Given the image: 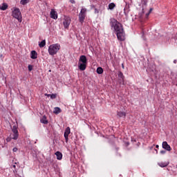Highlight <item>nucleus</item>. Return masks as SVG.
I'll return each instance as SVG.
<instances>
[{
	"label": "nucleus",
	"mask_w": 177,
	"mask_h": 177,
	"mask_svg": "<svg viewBox=\"0 0 177 177\" xmlns=\"http://www.w3.org/2000/svg\"><path fill=\"white\" fill-rule=\"evenodd\" d=\"M111 26L116 32L118 41H124L125 39V32L124 31V28H122V24L118 22L117 19L112 18L111 19Z\"/></svg>",
	"instance_id": "obj_1"
},
{
	"label": "nucleus",
	"mask_w": 177,
	"mask_h": 177,
	"mask_svg": "<svg viewBox=\"0 0 177 177\" xmlns=\"http://www.w3.org/2000/svg\"><path fill=\"white\" fill-rule=\"evenodd\" d=\"M60 50V44H54L48 47V53L50 56H55Z\"/></svg>",
	"instance_id": "obj_2"
},
{
	"label": "nucleus",
	"mask_w": 177,
	"mask_h": 177,
	"mask_svg": "<svg viewBox=\"0 0 177 177\" xmlns=\"http://www.w3.org/2000/svg\"><path fill=\"white\" fill-rule=\"evenodd\" d=\"M12 17H15V19H17L19 23H21L22 18H21V12H20V9L17 8H15L14 10L12 11Z\"/></svg>",
	"instance_id": "obj_3"
},
{
	"label": "nucleus",
	"mask_w": 177,
	"mask_h": 177,
	"mask_svg": "<svg viewBox=\"0 0 177 177\" xmlns=\"http://www.w3.org/2000/svg\"><path fill=\"white\" fill-rule=\"evenodd\" d=\"M86 12H87L86 8H82L79 14V21L82 24V23H84V21L85 20V18L86 17Z\"/></svg>",
	"instance_id": "obj_4"
},
{
	"label": "nucleus",
	"mask_w": 177,
	"mask_h": 177,
	"mask_svg": "<svg viewBox=\"0 0 177 177\" xmlns=\"http://www.w3.org/2000/svg\"><path fill=\"white\" fill-rule=\"evenodd\" d=\"M71 24V18L70 17L64 16L63 21V26L64 28L68 29Z\"/></svg>",
	"instance_id": "obj_5"
},
{
	"label": "nucleus",
	"mask_w": 177,
	"mask_h": 177,
	"mask_svg": "<svg viewBox=\"0 0 177 177\" xmlns=\"http://www.w3.org/2000/svg\"><path fill=\"white\" fill-rule=\"evenodd\" d=\"M12 131L13 132V137L12 138V139H13L14 140H17V139H19V131L17 130V126H13Z\"/></svg>",
	"instance_id": "obj_6"
},
{
	"label": "nucleus",
	"mask_w": 177,
	"mask_h": 177,
	"mask_svg": "<svg viewBox=\"0 0 177 177\" xmlns=\"http://www.w3.org/2000/svg\"><path fill=\"white\" fill-rule=\"evenodd\" d=\"M70 133H71V129H70L69 127H68L66 128L65 131H64V134L66 143H67L68 142V135Z\"/></svg>",
	"instance_id": "obj_7"
},
{
	"label": "nucleus",
	"mask_w": 177,
	"mask_h": 177,
	"mask_svg": "<svg viewBox=\"0 0 177 177\" xmlns=\"http://www.w3.org/2000/svg\"><path fill=\"white\" fill-rule=\"evenodd\" d=\"M162 149H165V150H167V151H171V146L168 145V142L167 141H164L162 144Z\"/></svg>",
	"instance_id": "obj_8"
},
{
	"label": "nucleus",
	"mask_w": 177,
	"mask_h": 177,
	"mask_svg": "<svg viewBox=\"0 0 177 177\" xmlns=\"http://www.w3.org/2000/svg\"><path fill=\"white\" fill-rule=\"evenodd\" d=\"M51 19H54V20L57 19V12L55 11V10L52 9L50 13Z\"/></svg>",
	"instance_id": "obj_9"
},
{
	"label": "nucleus",
	"mask_w": 177,
	"mask_h": 177,
	"mask_svg": "<svg viewBox=\"0 0 177 177\" xmlns=\"http://www.w3.org/2000/svg\"><path fill=\"white\" fill-rule=\"evenodd\" d=\"M79 63L86 64L88 63V59H86V56L81 55L79 59Z\"/></svg>",
	"instance_id": "obj_10"
},
{
	"label": "nucleus",
	"mask_w": 177,
	"mask_h": 177,
	"mask_svg": "<svg viewBox=\"0 0 177 177\" xmlns=\"http://www.w3.org/2000/svg\"><path fill=\"white\" fill-rule=\"evenodd\" d=\"M78 64L79 70H80V71H84V70H86V64L79 62Z\"/></svg>",
	"instance_id": "obj_11"
},
{
	"label": "nucleus",
	"mask_w": 177,
	"mask_h": 177,
	"mask_svg": "<svg viewBox=\"0 0 177 177\" xmlns=\"http://www.w3.org/2000/svg\"><path fill=\"white\" fill-rule=\"evenodd\" d=\"M117 115L118 117H119V118H125V117H127V113L124 112V111H118L117 112Z\"/></svg>",
	"instance_id": "obj_12"
},
{
	"label": "nucleus",
	"mask_w": 177,
	"mask_h": 177,
	"mask_svg": "<svg viewBox=\"0 0 177 177\" xmlns=\"http://www.w3.org/2000/svg\"><path fill=\"white\" fill-rule=\"evenodd\" d=\"M9 8V6L6 3H3L2 5L0 6V10H6Z\"/></svg>",
	"instance_id": "obj_13"
},
{
	"label": "nucleus",
	"mask_w": 177,
	"mask_h": 177,
	"mask_svg": "<svg viewBox=\"0 0 177 177\" xmlns=\"http://www.w3.org/2000/svg\"><path fill=\"white\" fill-rule=\"evenodd\" d=\"M37 56H38V53H37V51L32 50L31 52V53H30L31 59H37Z\"/></svg>",
	"instance_id": "obj_14"
},
{
	"label": "nucleus",
	"mask_w": 177,
	"mask_h": 177,
	"mask_svg": "<svg viewBox=\"0 0 177 177\" xmlns=\"http://www.w3.org/2000/svg\"><path fill=\"white\" fill-rule=\"evenodd\" d=\"M40 122L41 124H44L45 125L48 124V120L46 119V116L44 115L41 119H40Z\"/></svg>",
	"instance_id": "obj_15"
},
{
	"label": "nucleus",
	"mask_w": 177,
	"mask_h": 177,
	"mask_svg": "<svg viewBox=\"0 0 177 177\" xmlns=\"http://www.w3.org/2000/svg\"><path fill=\"white\" fill-rule=\"evenodd\" d=\"M55 156L57 160H62V158H63V154L59 151L55 153Z\"/></svg>",
	"instance_id": "obj_16"
},
{
	"label": "nucleus",
	"mask_w": 177,
	"mask_h": 177,
	"mask_svg": "<svg viewBox=\"0 0 177 177\" xmlns=\"http://www.w3.org/2000/svg\"><path fill=\"white\" fill-rule=\"evenodd\" d=\"M118 77L119 78H120V81H122V84H124V74L122 73V72L120 71L118 73Z\"/></svg>",
	"instance_id": "obj_17"
},
{
	"label": "nucleus",
	"mask_w": 177,
	"mask_h": 177,
	"mask_svg": "<svg viewBox=\"0 0 177 177\" xmlns=\"http://www.w3.org/2000/svg\"><path fill=\"white\" fill-rule=\"evenodd\" d=\"M53 113L54 114H59V113H62V109L59 107H55L54 109Z\"/></svg>",
	"instance_id": "obj_18"
},
{
	"label": "nucleus",
	"mask_w": 177,
	"mask_h": 177,
	"mask_svg": "<svg viewBox=\"0 0 177 177\" xmlns=\"http://www.w3.org/2000/svg\"><path fill=\"white\" fill-rule=\"evenodd\" d=\"M45 45H46V41L42 40L39 44V48H44V46H45Z\"/></svg>",
	"instance_id": "obj_19"
},
{
	"label": "nucleus",
	"mask_w": 177,
	"mask_h": 177,
	"mask_svg": "<svg viewBox=\"0 0 177 177\" xmlns=\"http://www.w3.org/2000/svg\"><path fill=\"white\" fill-rule=\"evenodd\" d=\"M115 7V3H111L109 4V9H110V10H113V9H114Z\"/></svg>",
	"instance_id": "obj_20"
},
{
	"label": "nucleus",
	"mask_w": 177,
	"mask_h": 177,
	"mask_svg": "<svg viewBox=\"0 0 177 177\" xmlns=\"http://www.w3.org/2000/svg\"><path fill=\"white\" fill-rule=\"evenodd\" d=\"M97 74H103V68L98 67L97 68Z\"/></svg>",
	"instance_id": "obj_21"
},
{
	"label": "nucleus",
	"mask_w": 177,
	"mask_h": 177,
	"mask_svg": "<svg viewBox=\"0 0 177 177\" xmlns=\"http://www.w3.org/2000/svg\"><path fill=\"white\" fill-rule=\"evenodd\" d=\"M159 165L162 168H165V167H168V163L161 162V163H159Z\"/></svg>",
	"instance_id": "obj_22"
},
{
	"label": "nucleus",
	"mask_w": 177,
	"mask_h": 177,
	"mask_svg": "<svg viewBox=\"0 0 177 177\" xmlns=\"http://www.w3.org/2000/svg\"><path fill=\"white\" fill-rule=\"evenodd\" d=\"M20 3L21 5H26V3H28V1L27 0H21Z\"/></svg>",
	"instance_id": "obj_23"
},
{
	"label": "nucleus",
	"mask_w": 177,
	"mask_h": 177,
	"mask_svg": "<svg viewBox=\"0 0 177 177\" xmlns=\"http://www.w3.org/2000/svg\"><path fill=\"white\" fill-rule=\"evenodd\" d=\"M57 97V95L56 94H51L50 99H56Z\"/></svg>",
	"instance_id": "obj_24"
},
{
	"label": "nucleus",
	"mask_w": 177,
	"mask_h": 177,
	"mask_svg": "<svg viewBox=\"0 0 177 177\" xmlns=\"http://www.w3.org/2000/svg\"><path fill=\"white\" fill-rule=\"evenodd\" d=\"M32 68H33L32 65H28V66L29 71H32Z\"/></svg>",
	"instance_id": "obj_25"
},
{
	"label": "nucleus",
	"mask_w": 177,
	"mask_h": 177,
	"mask_svg": "<svg viewBox=\"0 0 177 177\" xmlns=\"http://www.w3.org/2000/svg\"><path fill=\"white\" fill-rule=\"evenodd\" d=\"M143 5H147V0H142Z\"/></svg>",
	"instance_id": "obj_26"
},
{
	"label": "nucleus",
	"mask_w": 177,
	"mask_h": 177,
	"mask_svg": "<svg viewBox=\"0 0 177 177\" xmlns=\"http://www.w3.org/2000/svg\"><path fill=\"white\" fill-rule=\"evenodd\" d=\"M10 140H12V138L10 137H8L6 138V142H10Z\"/></svg>",
	"instance_id": "obj_27"
},
{
	"label": "nucleus",
	"mask_w": 177,
	"mask_h": 177,
	"mask_svg": "<svg viewBox=\"0 0 177 177\" xmlns=\"http://www.w3.org/2000/svg\"><path fill=\"white\" fill-rule=\"evenodd\" d=\"M165 153H167L165 150L160 151V154H165Z\"/></svg>",
	"instance_id": "obj_28"
},
{
	"label": "nucleus",
	"mask_w": 177,
	"mask_h": 177,
	"mask_svg": "<svg viewBox=\"0 0 177 177\" xmlns=\"http://www.w3.org/2000/svg\"><path fill=\"white\" fill-rule=\"evenodd\" d=\"M12 151H13L14 153H16V151H17V147L13 148Z\"/></svg>",
	"instance_id": "obj_29"
},
{
	"label": "nucleus",
	"mask_w": 177,
	"mask_h": 177,
	"mask_svg": "<svg viewBox=\"0 0 177 177\" xmlns=\"http://www.w3.org/2000/svg\"><path fill=\"white\" fill-rule=\"evenodd\" d=\"M71 3H75V0H70Z\"/></svg>",
	"instance_id": "obj_30"
},
{
	"label": "nucleus",
	"mask_w": 177,
	"mask_h": 177,
	"mask_svg": "<svg viewBox=\"0 0 177 177\" xmlns=\"http://www.w3.org/2000/svg\"><path fill=\"white\" fill-rule=\"evenodd\" d=\"M51 95L52 94H45V96H47L48 97H50Z\"/></svg>",
	"instance_id": "obj_31"
},
{
	"label": "nucleus",
	"mask_w": 177,
	"mask_h": 177,
	"mask_svg": "<svg viewBox=\"0 0 177 177\" xmlns=\"http://www.w3.org/2000/svg\"><path fill=\"white\" fill-rule=\"evenodd\" d=\"M1 140L2 143H5V142H6L3 138H1Z\"/></svg>",
	"instance_id": "obj_32"
},
{
	"label": "nucleus",
	"mask_w": 177,
	"mask_h": 177,
	"mask_svg": "<svg viewBox=\"0 0 177 177\" xmlns=\"http://www.w3.org/2000/svg\"><path fill=\"white\" fill-rule=\"evenodd\" d=\"M152 11H153V8H150L149 13H151Z\"/></svg>",
	"instance_id": "obj_33"
},
{
	"label": "nucleus",
	"mask_w": 177,
	"mask_h": 177,
	"mask_svg": "<svg viewBox=\"0 0 177 177\" xmlns=\"http://www.w3.org/2000/svg\"><path fill=\"white\" fill-rule=\"evenodd\" d=\"M158 147H160V146H158V145H156V149H158Z\"/></svg>",
	"instance_id": "obj_34"
},
{
	"label": "nucleus",
	"mask_w": 177,
	"mask_h": 177,
	"mask_svg": "<svg viewBox=\"0 0 177 177\" xmlns=\"http://www.w3.org/2000/svg\"><path fill=\"white\" fill-rule=\"evenodd\" d=\"M149 15H150V12L146 14L147 17H148Z\"/></svg>",
	"instance_id": "obj_35"
},
{
	"label": "nucleus",
	"mask_w": 177,
	"mask_h": 177,
	"mask_svg": "<svg viewBox=\"0 0 177 177\" xmlns=\"http://www.w3.org/2000/svg\"><path fill=\"white\" fill-rule=\"evenodd\" d=\"M12 168L16 169V166H15V165H12Z\"/></svg>",
	"instance_id": "obj_36"
},
{
	"label": "nucleus",
	"mask_w": 177,
	"mask_h": 177,
	"mask_svg": "<svg viewBox=\"0 0 177 177\" xmlns=\"http://www.w3.org/2000/svg\"><path fill=\"white\" fill-rule=\"evenodd\" d=\"M122 68H124V64H122Z\"/></svg>",
	"instance_id": "obj_37"
},
{
	"label": "nucleus",
	"mask_w": 177,
	"mask_h": 177,
	"mask_svg": "<svg viewBox=\"0 0 177 177\" xmlns=\"http://www.w3.org/2000/svg\"><path fill=\"white\" fill-rule=\"evenodd\" d=\"M174 63H176V60H174Z\"/></svg>",
	"instance_id": "obj_38"
},
{
	"label": "nucleus",
	"mask_w": 177,
	"mask_h": 177,
	"mask_svg": "<svg viewBox=\"0 0 177 177\" xmlns=\"http://www.w3.org/2000/svg\"><path fill=\"white\" fill-rule=\"evenodd\" d=\"M156 153H158V151L156 150Z\"/></svg>",
	"instance_id": "obj_39"
},
{
	"label": "nucleus",
	"mask_w": 177,
	"mask_h": 177,
	"mask_svg": "<svg viewBox=\"0 0 177 177\" xmlns=\"http://www.w3.org/2000/svg\"><path fill=\"white\" fill-rule=\"evenodd\" d=\"M129 145V143H127V145Z\"/></svg>",
	"instance_id": "obj_40"
}]
</instances>
